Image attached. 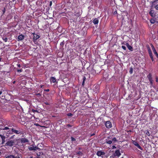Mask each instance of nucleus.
<instances>
[{
	"label": "nucleus",
	"instance_id": "1",
	"mask_svg": "<svg viewBox=\"0 0 158 158\" xmlns=\"http://www.w3.org/2000/svg\"><path fill=\"white\" fill-rule=\"evenodd\" d=\"M19 139H13L9 140L5 143L4 146L6 147H12L13 146H16L18 144Z\"/></svg>",
	"mask_w": 158,
	"mask_h": 158
},
{
	"label": "nucleus",
	"instance_id": "2",
	"mask_svg": "<svg viewBox=\"0 0 158 158\" xmlns=\"http://www.w3.org/2000/svg\"><path fill=\"white\" fill-rule=\"evenodd\" d=\"M146 47L147 48V50L148 52L149 56L151 59V60L152 61H154V59L153 57L152 52L150 48L148 45H147L146 46Z\"/></svg>",
	"mask_w": 158,
	"mask_h": 158
},
{
	"label": "nucleus",
	"instance_id": "3",
	"mask_svg": "<svg viewBox=\"0 0 158 158\" xmlns=\"http://www.w3.org/2000/svg\"><path fill=\"white\" fill-rule=\"evenodd\" d=\"M11 130L13 132V133H15L16 134H23V132L20 130V129L19 128L18 130H16L14 129V128H11Z\"/></svg>",
	"mask_w": 158,
	"mask_h": 158
},
{
	"label": "nucleus",
	"instance_id": "4",
	"mask_svg": "<svg viewBox=\"0 0 158 158\" xmlns=\"http://www.w3.org/2000/svg\"><path fill=\"white\" fill-rule=\"evenodd\" d=\"M105 124L107 128H110L112 127L111 123L110 121H105Z\"/></svg>",
	"mask_w": 158,
	"mask_h": 158
},
{
	"label": "nucleus",
	"instance_id": "5",
	"mask_svg": "<svg viewBox=\"0 0 158 158\" xmlns=\"http://www.w3.org/2000/svg\"><path fill=\"white\" fill-rule=\"evenodd\" d=\"M105 153L102 151L100 150L98 151L96 153V154L98 156H102L104 155Z\"/></svg>",
	"mask_w": 158,
	"mask_h": 158
},
{
	"label": "nucleus",
	"instance_id": "6",
	"mask_svg": "<svg viewBox=\"0 0 158 158\" xmlns=\"http://www.w3.org/2000/svg\"><path fill=\"white\" fill-rule=\"evenodd\" d=\"M32 34L34 36L33 41L34 42H35L40 37V36L35 33H32Z\"/></svg>",
	"mask_w": 158,
	"mask_h": 158
},
{
	"label": "nucleus",
	"instance_id": "7",
	"mask_svg": "<svg viewBox=\"0 0 158 158\" xmlns=\"http://www.w3.org/2000/svg\"><path fill=\"white\" fill-rule=\"evenodd\" d=\"M111 137H109L106 139V143L108 144H110L112 143Z\"/></svg>",
	"mask_w": 158,
	"mask_h": 158
},
{
	"label": "nucleus",
	"instance_id": "8",
	"mask_svg": "<svg viewBox=\"0 0 158 158\" xmlns=\"http://www.w3.org/2000/svg\"><path fill=\"white\" fill-rule=\"evenodd\" d=\"M114 156L119 157L121 155L119 150H117L114 153Z\"/></svg>",
	"mask_w": 158,
	"mask_h": 158
},
{
	"label": "nucleus",
	"instance_id": "9",
	"mask_svg": "<svg viewBox=\"0 0 158 158\" xmlns=\"http://www.w3.org/2000/svg\"><path fill=\"white\" fill-rule=\"evenodd\" d=\"M20 140V141L21 143H26L29 142L28 139L25 138H22L21 139H19Z\"/></svg>",
	"mask_w": 158,
	"mask_h": 158
},
{
	"label": "nucleus",
	"instance_id": "10",
	"mask_svg": "<svg viewBox=\"0 0 158 158\" xmlns=\"http://www.w3.org/2000/svg\"><path fill=\"white\" fill-rule=\"evenodd\" d=\"M126 45L127 46V47L128 48L129 50L131 51H132L133 50V48L132 46L129 45V44L128 43H126Z\"/></svg>",
	"mask_w": 158,
	"mask_h": 158
},
{
	"label": "nucleus",
	"instance_id": "11",
	"mask_svg": "<svg viewBox=\"0 0 158 158\" xmlns=\"http://www.w3.org/2000/svg\"><path fill=\"white\" fill-rule=\"evenodd\" d=\"M0 137H1L2 139V143L3 144L5 143L6 142V137L5 136L1 134H0Z\"/></svg>",
	"mask_w": 158,
	"mask_h": 158
},
{
	"label": "nucleus",
	"instance_id": "12",
	"mask_svg": "<svg viewBox=\"0 0 158 158\" xmlns=\"http://www.w3.org/2000/svg\"><path fill=\"white\" fill-rule=\"evenodd\" d=\"M99 86L98 85H96L93 88V90L96 93L99 92Z\"/></svg>",
	"mask_w": 158,
	"mask_h": 158
},
{
	"label": "nucleus",
	"instance_id": "13",
	"mask_svg": "<svg viewBox=\"0 0 158 158\" xmlns=\"http://www.w3.org/2000/svg\"><path fill=\"white\" fill-rule=\"evenodd\" d=\"M24 38V36L22 34L19 35L18 36V40L21 41L23 40Z\"/></svg>",
	"mask_w": 158,
	"mask_h": 158
},
{
	"label": "nucleus",
	"instance_id": "14",
	"mask_svg": "<svg viewBox=\"0 0 158 158\" xmlns=\"http://www.w3.org/2000/svg\"><path fill=\"white\" fill-rule=\"evenodd\" d=\"M149 14L150 15L153 17H154L155 15H156L155 13V12L154 10H151L149 12Z\"/></svg>",
	"mask_w": 158,
	"mask_h": 158
},
{
	"label": "nucleus",
	"instance_id": "15",
	"mask_svg": "<svg viewBox=\"0 0 158 158\" xmlns=\"http://www.w3.org/2000/svg\"><path fill=\"white\" fill-rule=\"evenodd\" d=\"M38 148L36 146H35V147L33 146V147H31L28 148V149L30 151H32V150L35 151L36 150V149H38Z\"/></svg>",
	"mask_w": 158,
	"mask_h": 158
},
{
	"label": "nucleus",
	"instance_id": "16",
	"mask_svg": "<svg viewBox=\"0 0 158 158\" xmlns=\"http://www.w3.org/2000/svg\"><path fill=\"white\" fill-rule=\"evenodd\" d=\"M50 81L51 82L55 83L56 82V78L53 77H52L50 78Z\"/></svg>",
	"mask_w": 158,
	"mask_h": 158
},
{
	"label": "nucleus",
	"instance_id": "17",
	"mask_svg": "<svg viewBox=\"0 0 158 158\" xmlns=\"http://www.w3.org/2000/svg\"><path fill=\"white\" fill-rule=\"evenodd\" d=\"M6 134L7 136L8 137L10 135H12L13 133V132L11 130V131L10 130H9V131H7Z\"/></svg>",
	"mask_w": 158,
	"mask_h": 158
},
{
	"label": "nucleus",
	"instance_id": "18",
	"mask_svg": "<svg viewBox=\"0 0 158 158\" xmlns=\"http://www.w3.org/2000/svg\"><path fill=\"white\" fill-rule=\"evenodd\" d=\"M99 21L97 18H95L93 21V23L95 24H97L98 23Z\"/></svg>",
	"mask_w": 158,
	"mask_h": 158
},
{
	"label": "nucleus",
	"instance_id": "19",
	"mask_svg": "<svg viewBox=\"0 0 158 158\" xmlns=\"http://www.w3.org/2000/svg\"><path fill=\"white\" fill-rule=\"evenodd\" d=\"M147 77L149 81L152 80V75L151 73H149L148 74V75L147 76Z\"/></svg>",
	"mask_w": 158,
	"mask_h": 158
},
{
	"label": "nucleus",
	"instance_id": "20",
	"mask_svg": "<svg viewBox=\"0 0 158 158\" xmlns=\"http://www.w3.org/2000/svg\"><path fill=\"white\" fill-rule=\"evenodd\" d=\"M153 18L155 19V20L156 22L158 23V14H156Z\"/></svg>",
	"mask_w": 158,
	"mask_h": 158
},
{
	"label": "nucleus",
	"instance_id": "21",
	"mask_svg": "<svg viewBox=\"0 0 158 158\" xmlns=\"http://www.w3.org/2000/svg\"><path fill=\"white\" fill-rule=\"evenodd\" d=\"M5 158H15V156L13 155H10L6 156Z\"/></svg>",
	"mask_w": 158,
	"mask_h": 158
},
{
	"label": "nucleus",
	"instance_id": "22",
	"mask_svg": "<svg viewBox=\"0 0 158 158\" xmlns=\"http://www.w3.org/2000/svg\"><path fill=\"white\" fill-rule=\"evenodd\" d=\"M153 52L154 53V54L156 56V57L158 58V54L156 52V50H154L153 51Z\"/></svg>",
	"mask_w": 158,
	"mask_h": 158
},
{
	"label": "nucleus",
	"instance_id": "23",
	"mask_svg": "<svg viewBox=\"0 0 158 158\" xmlns=\"http://www.w3.org/2000/svg\"><path fill=\"white\" fill-rule=\"evenodd\" d=\"M112 141V142H113L114 143H116L117 142V140L116 139V138L115 137H114V138H111Z\"/></svg>",
	"mask_w": 158,
	"mask_h": 158
},
{
	"label": "nucleus",
	"instance_id": "24",
	"mask_svg": "<svg viewBox=\"0 0 158 158\" xmlns=\"http://www.w3.org/2000/svg\"><path fill=\"white\" fill-rule=\"evenodd\" d=\"M150 23L152 24H154L155 22H156V20H155V19H154V18H153V19H151L150 20Z\"/></svg>",
	"mask_w": 158,
	"mask_h": 158
},
{
	"label": "nucleus",
	"instance_id": "25",
	"mask_svg": "<svg viewBox=\"0 0 158 158\" xmlns=\"http://www.w3.org/2000/svg\"><path fill=\"white\" fill-rule=\"evenodd\" d=\"M76 153L80 156H81L82 155H83L82 152L80 151H78L77 152H76Z\"/></svg>",
	"mask_w": 158,
	"mask_h": 158
},
{
	"label": "nucleus",
	"instance_id": "26",
	"mask_svg": "<svg viewBox=\"0 0 158 158\" xmlns=\"http://www.w3.org/2000/svg\"><path fill=\"white\" fill-rule=\"evenodd\" d=\"M133 143L136 147H137V146L139 145V144L136 141H133Z\"/></svg>",
	"mask_w": 158,
	"mask_h": 158
},
{
	"label": "nucleus",
	"instance_id": "27",
	"mask_svg": "<svg viewBox=\"0 0 158 158\" xmlns=\"http://www.w3.org/2000/svg\"><path fill=\"white\" fill-rule=\"evenodd\" d=\"M145 133L148 136H149L150 135V132L148 130L146 131V132H145Z\"/></svg>",
	"mask_w": 158,
	"mask_h": 158
},
{
	"label": "nucleus",
	"instance_id": "28",
	"mask_svg": "<svg viewBox=\"0 0 158 158\" xmlns=\"http://www.w3.org/2000/svg\"><path fill=\"white\" fill-rule=\"evenodd\" d=\"M129 73L130 74H131L133 72V69L132 67H131L130 68Z\"/></svg>",
	"mask_w": 158,
	"mask_h": 158
},
{
	"label": "nucleus",
	"instance_id": "29",
	"mask_svg": "<svg viewBox=\"0 0 158 158\" xmlns=\"http://www.w3.org/2000/svg\"><path fill=\"white\" fill-rule=\"evenodd\" d=\"M10 128L7 127H5L4 128H2L1 129V130H10Z\"/></svg>",
	"mask_w": 158,
	"mask_h": 158
},
{
	"label": "nucleus",
	"instance_id": "30",
	"mask_svg": "<svg viewBox=\"0 0 158 158\" xmlns=\"http://www.w3.org/2000/svg\"><path fill=\"white\" fill-rule=\"evenodd\" d=\"M2 39L5 42H6L7 41L8 39L6 37H3L2 38Z\"/></svg>",
	"mask_w": 158,
	"mask_h": 158
},
{
	"label": "nucleus",
	"instance_id": "31",
	"mask_svg": "<svg viewBox=\"0 0 158 158\" xmlns=\"http://www.w3.org/2000/svg\"><path fill=\"white\" fill-rule=\"evenodd\" d=\"M150 44L151 47V48H152V51H153L154 50H156V49H155V48H154V46L152 44Z\"/></svg>",
	"mask_w": 158,
	"mask_h": 158
},
{
	"label": "nucleus",
	"instance_id": "32",
	"mask_svg": "<svg viewBox=\"0 0 158 158\" xmlns=\"http://www.w3.org/2000/svg\"><path fill=\"white\" fill-rule=\"evenodd\" d=\"M64 44V40H63L62 42H61L60 43V45L62 46V47H63Z\"/></svg>",
	"mask_w": 158,
	"mask_h": 158
},
{
	"label": "nucleus",
	"instance_id": "33",
	"mask_svg": "<svg viewBox=\"0 0 158 158\" xmlns=\"http://www.w3.org/2000/svg\"><path fill=\"white\" fill-rule=\"evenodd\" d=\"M139 149L141 150L142 151H143V148L140 146V145L139 144L138 145L137 147Z\"/></svg>",
	"mask_w": 158,
	"mask_h": 158
},
{
	"label": "nucleus",
	"instance_id": "34",
	"mask_svg": "<svg viewBox=\"0 0 158 158\" xmlns=\"http://www.w3.org/2000/svg\"><path fill=\"white\" fill-rule=\"evenodd\" d=\"M71 140L72 141H76V139L75 138L73 137H71Z\"/></svg>",
	"mask_w": 158,
	"mask_h": 158
},
{
	"label": "nucleus",
	"instance_id": "35",
	"mask_svg": "<svg viewBox=\"0 0 158 158\" xmlns=\"http://www.w3.org/2000/svg\"><path fill=\"white\" fill-rule=\"evenodd\" d=\"M23 71V69H18L17 70V72H19V73H20V72H22Z\"/></svg>",
	"mask_w": 158,
	"mask_h": 158
},
{
	"label": "nucleus",
	"instance_id": "36",
	"mask_svg": "<svg viewBox=\"0 0 158 158\" xmlns=\"http://www.w3.org/2000/svg\"><path fill=\"white\" fill-rule=\"evenodd\" d=\"M149 81L150 82L151 85L152 86V85H153V80H150V81Z\"/></svg>",
	"mask_w": 158,
	"mask_h": 158
},
{
	"label": "nucleus",
	"instance_id": "37",
	"mask_svg": "<svg viewBox=\"0 0 158 158\" xmlns=\"http://www.w3.org/2000/svg\"><path fill=\"white\" fill-rule=\"evenodd\" d=\"M20 154H18L16 156H15V158H20Z\"/></svg>",
	"mask_w": 158,
	"mask_h": 158
},
{
	"label": "nucleus",
	"instance_id": "38",
	"mask_svg": "<svg viewBox=\"0 0 158 158\" xmlns=\"http://www.w3.org/2000/svg\"><path fill=\"white\" fill-rule=\"evenodd\" d=\"M67 115L69 116H72L73 115V114L71 113H69L67 114Z\"/></svg>",
	"mask_w": 158,
	"mask_h": 158
},
{
	"label": "nucleus",
	"instance_id": "39",
	"mask_svg": "<svg viewBox=\"0 0 158 158\" xmlns=\"http://www.w3.org/2000/svg\"><path fill=\"white\" fill-rule=\"evenodd\" d=\"M122 48L124 50H126V48L125 46H122Z\"/></svg>",
	"mask_w": 158,
	"mask_h": 158
},
{
	"label": "nucleus",
	"instance_id": "40",
	"mask_svg": "<svg viewBox=\"0 0 158 158\" xmlns=\"http://www.w3.org/2000/svg\"><path fill=\"white\" fill-rule=\"evenodd\" d=\"M32 111L33 112H38V110H35V109H32Z\"/></svg>",
	"mask_w": 158,
	"mask_h": 158
},
{
	"label": "nucleus",
	"instance_id": "41",
	"mask_svg": "<svg viewBox=\"0 0 158 158\" xmlns=\"http://www.w3.org/2000/svg\"><path fill=\"white\" fill-rule=\"evenodd\" d=\"M156 82L158 83V76H156Z\"/></svg>",
	"mask_w": 158,
	"mask_h": 158
},
{
	"label": "nucleus",
	"instance_id": "42",
	"mask_svg": "<svg viewBox=\"0 0 158 158\" xmlns=\"http://www.w3.org/2000/svg\"><path fill=\"white\" fill-rule=\"evenodd\" d=\"M155 8L156 10H158V4L155 6Z\"/></svg>",
	"mask_w": 158,
	"mask_h": 158
},
{
	"label": "nucleus",
	"instance_id": "43",
	"mask_svg": "<svg viewBox=\"0 0 158 158\" xmlns=\"http://www.w3.org/2000/svg\"><path fill=\"white\" fill-rule=\"evenodd\" d=\"M15 136V135H12V136H11L10 137V139H13V138H14V137Z\"/></svg>",
	"mask_w": 158,
	"mask_h": 158
},
{
	"label": "nucleus",
	"instance_id": "44",
	"mask_svg": "<svg viewBox=\"0 0 158 158\" xmlns=\"http://www.w3.org/2000/svg\"><path fill=\"white\" fill-rule=\"evenodd\" d=\"M2 91H3V89H2H2H1L0 90V95L1 94H2Z\"/></svg>",
	"mask_w": 158,
	"mask_h": 158
},
{
	"label": "nucleus",
	"instance_id": "45",
	"mask_svg": "<svg viewBox=\"0 0 158 158\" xmlns=\"http://www.w3.org/2000/svg\"><path fill=\"white\" fill-rule=\"evenodd\" d=\"M5 11H6V10H5V8H4L2 10V12H3V14H4L5 12Z\"/></svg>",
	"mask_w": 158,
	"mask_h": 158
},
{
	"label": "nucleus",
	"instance_id": "46",
	"mask_svg": "<svg viewBox=\"0 0 158 158\" xmlns=\"http://www.w3.org/2000/svg\"><path fill=\"white\" fill-rule=\"evenodd\" d=\"M67 127H72V126L71 125L69 124H67Z\"/></svg>",
	"mask_w": 158,
	"mask_h": 158
},
{
	"label": "nucleus",
	"instance_id": "47",
	"mask_svg": "<svg viewBox=\"0 0 158 158\" xmlns=\"http://www.w3.org/2000/svg\"><path fill=\"white\" fill-rule=\"evenodd\" d=\"M86 80V77H85L84 76L83 77V81H85Z\"/></svg>",
	"mask_w": 158,
	"mask_h": 158
},
{
	"label": "nucleus",
	"instance_id": "48",
	"mask_svg": "<svg viewBox=\"0 0 158 158\" xmlns=\"http://www.w3.org/2000/svg\"><path fill=\"white\" fill-rule=\"evenodd\" d=\"M95 133H93V134H90V137H92V136H94V135H95Z\"/></svg>",
	"mask_w": 158,
	"mask_h": 158
},
{
	"label": "nucleus",
	"instance_id": "49",
	"mask_svg": "<svg viewBox=\"0 0 158 158\" xmlns=\"http://www.w3.org/2000/svg\"><path fill=\"white\" fill-rule=\"evenodd\" d=\"M75 15L79 17L80 15L79 13H77Z\"/></svg>",
	"mask_w": 158,
	"mask_h": 158
},
{
	"label": "nucleus",
	"instance_id": "50",
	"mask_svg": "<svg viewBox=\"0 0 158 158\" xmlns=\"http://www.w3.org/2000/svg\"><path fill=\"white\" fill-rule=\"evenodd\" d=\"M117 11L116 10L114 12H113V14L114 15H115V14H117Z\"/></svg>",
	"mask_w": 158,
	"mask_h": 158
},
{
	"label": "nucleus",
	"instance_id": "51",
	"mask_svg": "<svg viewBox=\"0 0 158 158\" xmlns=\"http://www.w3.org/2000/svg\"><path fill=\"white\" fill-rule=\"evenodd\" d=\"M52 1H50V3H49V5L50 6H51L52 5Z\"/></svg>",
	"mask_w": 158,
	"mask_h": 158
},
{
	"label": "nucleus",
	"instance_id": "52",
	"mask_svg": "<svg viewBox=\"0 0 158 158\" xmlns=\"http://www.w3.org/2000/svg\"><path fill=\"white\" fill-rule=\"evenodd\" d=\"M44 91H47V92H49V89H44Z\"/></svg>",
	"mask_w": 158,
	"mask_h": 158
},
{
	"label": "nucleus",
	"instance_id": "53",
	"mask_svg": "<svg viewBox=\"0 0 158 158\" xmlns=\"http://www.w3.org/2000/svg\"><path fill=\"white\" fill-rule=\"evenodd\" d=\"M44 103L45 105H49V103L48 102H45Z\"/></svg>",
	"mask_w": 158,
	"mask_h": 158
},
{
	"label": "nucleus",
	"instance_id": "54",
	"mask_svg": "<svg viewBox=\"0 0 158 158\" xmlns=\"http://www.w3.org/2000/svg\"><path fill=\"white\" fill-rule=\"evenodd\" d=\"M112 149H115L116 148V147L114 145L112 146Z\"/></svg>",
	"mask_w": 158,
	"mask_h": 158
},
{
	"label": "nucleus",
	"instance_id": "55",
	"mask_svg": "<svg viewBox=\"0 0 158 158\" xmlns=\"http://www.w3.org/2000/svg\"><path fill=\"white\" fill-rule=\"evenodd\" d=\"M17 66L19 68L20 67H21V65H20V64H17Z\"/></svg>",
	"mask_w": 158,
	"mask_h": 158
},
{
	"label": "nucleus",
	"instance_id": "56",
	"mask_svg": "<svg viewBox=\"0 0 158 158\" xmlns=\"http://www.w3.org/2000/svg\"><path fill=\"white\" fill-rule=\"evenodd\" d=\"M85 82V81H83L82 82V85H84Z\"/></svg>",
	"mask_w": 158,
	"mask_h": 158
},
{
	"label": "nucleus",
	"instance_id": "57",
	"mask_svg": "<svg viewBox=\"0 0 158 158\" xmlns=\"http://www.w3.org/2000/svg\"><path fill=\"white\" fill-rule=\"evenodd\" d=\"M44 86V85H40V87L41 88H43Z\"/></svg>",
	"mask_w": 158,
	"mask_h": 158
},
{
	"label": "nucleus",
	"instance_id": "58",
	"mask_svg": "<svg viewBox=\"0 0 158 158\" xmlns=\"http://www.w3.org/2000/svg\"><path fill=\"white\" fill-rule=\"evenodd\" d=\"M124 42H123V43H122V44L126 45V44H125L124 43Z\"/></svg>",
	"mask_w": 158,
	"mask_h": 158
},
{
	"label": "nucleus",
	"instance_id": "59",
	"mask_svg": "<svg viewBox=\"0 0 158 158\" xmlns=\"http://www.w3.org/2000/svg\"><path fill=\"white\" fill-rule=\"evenodd\" d=\"M12 83H13V84H15V81H14L13 82H12Z\"/></svg>",
	"mask_w": 158,
	"mask_h": 158
},
{
	"label": "nucleus",
	"instance_id": "60",
	"mask_svg": "<svg viewBox=\"0 0 158 158\" xmlns=\"http://www.w3.org/2000/svg\"><path fill=\"white\" fill-rule=\"evenodd\" d=\"M35 124V125H36V126H39V125L38 124Z\"/></svg>",
	"mask_w": 158,
	"mask_h": 158
},
{
	"label": "nucleus",
	"instance_id": "61",
	"mask_svg": "<svg viewBox=\"0 0 158 158\" xmlns=\"http://www.w3.org/2000/svg\"><path fill=\"white\" fill-rule=\"evenodd\" d=\"M35 158H40V157L39 156H38V157H35Z\"/></svg>",
	"mask_w": 158,
	"mask_h": 158
},
{
	"label": "nucleus",
	"instance_id": "62",
	"mask_svg": "<svg viewBox=\"0 0 158 158\" xmlns=\"http://www.w3.org/2000/svg\"><path fill=\"white\" fill-rule=\"evenodd\" d=\"M2 58L0 57V61H2Z\"/></svg>",
	"mask_w": 158,
	"mask_h": 158
},
{
	"label": "nucleus",
	"instance_id": "63",
	"mask_svg": "<svg viewBox=\"0 0 158 158\" xmlns=\"http://www.w3.org/2000/svg\"><path fill=\"white\" fill-rule=\"evenodd\" d=\"M120 158H124L123 157H121Z\"/></svg>",
	"mask_w": 158,
	"mask_h": 158
},
{
	"label": "nucleus",
	"instance_id": "64",
	"mask_svg": "<svg viewBox=\"0 0 158 158\" xmlns=\"http://www.w3.org/2000/svg\"><path fill=\"white\" fill-rule=\"evenodd\" d=\"M30 158H32V157H30Z\"/></svg>",
	"mask_w": 158,
	"mask_h": 158
}]
</instances>
